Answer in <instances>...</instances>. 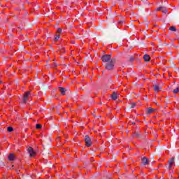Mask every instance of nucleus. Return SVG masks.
<instances>
[{
    "label": "nucleus",
    "instance_id": "obj_1",
    "mask_svg": "<svg viewBox=\"0 0 179 179\" xmlns=\"http://www.w3.org/2000/svg\"><path fill=\"white\" fill-rule=\"evenodd\" d=\"M115 65V59H112L110 62L105 64V68L107 71H113Z\"/></svg>",
    "mask_w": 179,
    "mask_h": 179
},
{
    "label": "nucleus",
    "instance_id": "obj_2",
    "mask_svg": "<svg viewBox=\"0 0 179 179\" xmlns=\"http://www.w3.org/2000/svg\"><path fill=\"white\" fill-rule=\"evenodd\" d=\"M101 59L103 62H106V64H107V63L111 62V59H111L110 55H103L101 57Z\"/></svg>",
    "mask_w": 179,
    "mask_h": 179
},
{
    "label": "nucleus",
    "instance_id": "obj_3",
    "mask_svg": "<svg viewBox=\"0 0 179 179\" xmlns=\"http://www.w3.org/2000/svg\"><path fill=\"white\" fill-rule=\"evenodd\" d=\"M85 146H87V148H90V146H92V139H90V137L86 135L85 137Z\"/></svg>",
    "mask_w": 179,
    "mask_h": 179
},
{
    "label": "nucleus",
    "instance_id": "obj_4",
    "mask_svg": "<svg viewBox=\"0 0 179 179\" xmlns=\"http://www.w3.org/2000/svg\"><path fill=\"white\" fill-rule=\"evenodd\" d=\"M30 93H31L30 91H27L24 94V96H23V99H22V101H23V103L24 104H26V103H27V100H29V97L31 96Z\"/></svg>",
    "mask_w": 179,
    "mask_h": 179
},
{
    "label": "nucleus",
    "instance_id": "obj_5",
    "mask_svg": "<svg viewBox=\"0 0 179 179\" xmlns=\"http://www.w3.org/2000/svg\"><path fill=\"white\" fill-rule=\"evenodd\" d=\"M27 152H28L30 157H34V156H36V152L33 149V148H31V147L28 148Z\"/></svg>",
    "mask_w": 179,
    "mask_h": 179
},
{
    "label": "nucleus",
    "instance_id": "obj_6",
    "mask_svg": "<svg viewBox=\"0 0 179 179\" xmlns=\"http://www.w3.org/2000/svg\"><path fill=\"white\" fill-rule=\"evenodd\" d=\"M150 162V160L148 159V157H143L142 158V163H143V166H146V165L149 164Z\"/></svg>",
    "mask_w": 179,
    "mask_h": 179
},
{
    "label": "nucleus",
    "instance_id": "obj_7",
    "mask_svg": "<svg viewBox=\"0 0 179 179\" xmlns=\"http://www.w3.org/2000/svg\"><path fill=\"white\" fill-rule=\"evenodd\" d=\"M168 163H169V167H168V169H169V170H171V166L173 165V164H174V157H172L171 159V160H169V162H168Z\"/></svg>",
    "mask_w": 179,
    "mask_h": 179
},
{
    "label": "nucleus",
    "instance_id": "obj_8",
    "mask_svg": "<svg viewBox=\"0 0 179 179\" xmlns=\"http://www.w3.org/2000/svg\"><path fill=\"white\" fill-rule=\"evenodd\" d=\"M155 92H159V90H162V87H160V85L155 84L153 85Z\"/></svg>",
    "mask_w": 179,
    "mask_h": 179
},
{
    "label": "nucleus",
    "instance_id": "obj_9",
    "mask_svg": "<svg viewBox=\"0 0 179 179\" xmlns=\"http://www.w3.org/2000/svg\"><path fill=\"white\" fill-rule=\"evenodd\" d=\"M59 90L61 94H62L63 96L65 95V93H66V92L68 91L66 89H65L62 87H59Z\"/></svg>",
    "mask_w": 179,
    "mask_h": 179
},
{
    "label": "nucleus",
    "instance_id": "obj_10",
    "mask_svg": "<svg viewBox=\"0 0 179 179\" xmlns=\"http://www.w3.org/2000/svg\"><path fill=\"white\" fill-rule=\"evenodd\" d=\"M157 10H162L163 13H167V8L164 6H161L157 8Z\"/></svg>",
    "mask_w": 179,
    "mask_h": 179
},
{
    "label": "nucleus",
    "instance_id": "obj_11",
    "mask_svg": "<svg viewBox=\"0 0 179 179\" xmlns=\"http://www.w3.org/2000/svg\"><path fill=\"white\" fill-rule=\"evenodd\" d=\"M143 59L144 61H145V62H149V61H150V56H149L148 55H145L143 56Z\"/></svg>",
    "mask_w": 179,
    "mask_h": 179
},
{
    "label": "nucleus",
    "instance_id": "obj_12",
    "mask_svg": "<svg viewBox=\"0 0 179 179\" xmlns=\"http://www.w3.org/2000/svg\"><path fill=\"white\" fill-rule=\"evenodd\" d=\"M15 155H13V154H10V155H8V160H9L10 162H13V160H15Z\"/></svg>",
    "mask_w": 179,
    "mask_h": 179
},
{
    "label": "nucleus",
    "instance_id": "obj_13",
    "mask_svg": "<svg viewBox=\"0 0 179 179\" xmlns=\"http://www.w3.org/2000/svg\"><path fill=\"white\" fill-rule=\"evenodd\" d=\"M112 100H117L118 99V95H117L116 92H113L111 96Z\"/></svg>",
    "mask_w": 179,
    "mask_h": 179
},
{
    "label": "nucleus",
    "instance_id": "obj_14",
    "mask_svg": "<svg viewBox=\"0 0 179 179\" xmlns=\"http://www.w3.org/2000/svg\"><path fill=\"white\" fill-rule=\"evenodd\" d=\"M153 111H155V109L150 107L147 109L146 114H152Z\"/></svg>",
    "mask_w": 179,
    "mask_h": 179
},
{
    "label": "nucleus",
    "instance_id": "obj_15",
    "mask_svg": "<svg viewBox=\"0 0 179 179\" xmlns=\"http://www.w3.org/2000/svg\"><path fill=\"white\" fill-rule=\"evenodd\" d=\"M134 136H136V138H142V136L141 135V132L139 131H136L134 134Z\"/></svg>",
    "mask_w": 179,
    "mask_h": 179
},
{
    "label": "nucleus",
    "instance_id": "obj_16",
    "mask_svg": "<svg viewBox=\"0 0 179 179\" xmlns=\"http://www.w3.org/2000/svg\"><path fill=\"white\" fill-rule=\"evenodd\" d=\"M169 30H171V31H177V29H176V27H171L169 28Z\"/></svg>",
    "mask_w": 179,
    "mask_h": 179
},
{
    "label": "nucleus",
    "instance_id": "obj_17",
    "mask_svg": "<svg viewBox=\"0 0 179 179\" xmlns=\"http://www.w3.org/2000/svg\"><path fill=\"white\" fill-rule=\"evenodd\" d=\"M135 106H136V103H132L130 105L129 108H135Z\"/></svg>",
    "mask_w": 179,
    "mask_h": 179
},
{
    "label": "nucleus",
    "instance_id": "obj_18",
    "mask_svg": "<svg viewBox=\"0 0 179 179\" xmlns=\"http://www.w3.org/2000/svg\"><path fill=\"white\" fill-rule=\"evenodd\" d=\"M173 92L175 94H177V93L179 92L178 87H176L175 90H173Z\"/></svg>",
    "mask_w": 179,
    "mask_h": 179
},
{
    "label": "nucleus",
    "instance_id": "obj_19",
    "mask_svg": "<svg viewBox=\"0 0 179 179\" xmlns=\"http://www.w3.org/2000/svg\"><path fill=\"white\" fill-rule=\"evenodd\" d=\"M7 131L8 132H12V131H13V127H8Z\"/></svg>",
    "mask_w": 179,
    "mask_h": 179
},
{
    "label": "nucleus",
    "instance_id": "obj_20",
    "mask_svg": "<svg viewBox=\"0 0 179 179\" xmlns=\"http://www.w3.org/2000/svg\"><path fill=\"white\" fill-rule=\"evenodd\" d=\"M36 129H41V124H36Z\"/></svg>",
    "mask_w": 179,
    "mask_h": 179
},
{
    "label": "nucleus",
    "instance_id": "obj_21",
    "mask_svg": "<svg viewBox=\"0 0 179 179\" xmlns=\"http://www.w3.org/2000/svg\"><path fill=\"white\" fill-rule=\"evenodd\" d=\"M59 35H57L56 37L55 38V41H58L59 40Z\"/></svg>",
    "mask_w": 179,
    "mask_h": 179
},
{
    "label": "nucleus",
    "instance_id": "obj_22",
    "mask_svg": "<svg viewBox=\"0 0 179 179\" xmlns=\"http://www.w3.org/2000/svg\"><path fill=\"white\" fill-rule=\"evenodd\" d=\"M57 33H62V29L58 28L57 31Z\"/></svg>",
    "mask_w": 179,
    "mask_h": 179
},
{
    "label": "nucleus",
    "instance_id": "obj_23",
    "mask_svg": "<svg viewBox=\"0 0 179 179\" xmlns=\"http://www.w3.org/2000/svg\"><path fill=\"white\" fill-rule=\"evenodd\" d=\"M53 66H55V68H57V66H58V64L55 62V63L53 64Z\"/></svg>",
    "mask_w": 179,
    "mask_h": 179
},
{
    "label": "nucleus",
    "instance_id": "obj_24",
    "mask_svg": "<svg viewBox=\"0 0 179 179\" xmlns=\"http://www.w3.org/2000/svg\"><path fill=\"white\" fill-rule=\"evenodd\" d=\"M60 51H61L62 52H64V48H60Z\"/></svg>",
    "mask_w": 179,
    "mask_h": 179
},
{
    "label": "nucleus",
    "instance_id": "obj_25",
    "mask_svg": "<svg viewBox=\"0 0 179 179\" xmlns=\"http://www.w3.org/2000/svg\"><path fill=\"white\" fill-rule=\"evenodd\" d=\"M122 23H124V22H122V20L119 22V24H122Z\"/></svg>",
    "mask_w": 179,
    "mask_h": 179
},
{
    "label": "nucleus",
    "instance_id": "obj_26",
    "mask_svg": "<svg viewBox=\"0 0 179 179\" xmlns=\"http://www.w3.org/2000/svg\"><path fill=\"white\" fill-rule=\"evenodd\" d=\"M131 124L132 125H135V122H132Z\"/></svg>",
    "mask_w": 179,
    "mask_h": 179
},
{
    "label": "nucleus",
    "instance_id": "obj_27",
    "mask_svg": "<svg viewBox=\"0 0 179 179\" xmlns=\"http://www.w3.org/2000/svg\"><path fill=\"white\" fill-rule=\"evenodd\" d=\"M1 83H2V81H0V85H1Z\"/></svg>",
    "mask_w": 179,
    "mask_h": 179
},
{
    "label": "nucleus",
    "instance_id": "obj_28",
    "mask_svg": "<svg viewBox=\"0 0 179 179\" xmlns=\"http://www.w3.org/2000/svg\"><path fill=\"white\" fill-rule=\"evenodd\" d=\"M132 59H134L131 58V60L132 61Z\"/></svg>",
    "mask_w": 179,
    "mask_h": 179
},
{
    "label": "nucleus",
    "instance_id": "obj_29",
    "mask_svg": "<svg viewBox=\"0 0 179 179\" xmlns=\"http://www.w3.org/2000/svg\"><path fill=\"white\" fill-rule=\"evenodd\" d=\"M110 82H113V80H110Z\"/></svg>",
    "mask_w": 179,
    "mask_h": 179
}]
</instances>
